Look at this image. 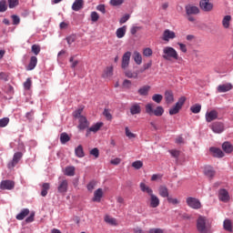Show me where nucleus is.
Returning <instances> with one entry per match:
<instances>
[{"label":"nucleus","instance_id":"1","mask_svg":"<svg viewBox=\"0 0 233 233\" xmlns=\"http://www.w3.org/2000/svg\"><path fill=\"white\" fill-rule=\"evenodd\" d=\"M140 190L146 192L149 196V207L150 208H157L160 205V200L157 196L154 194V190L150 187L145 185V183H140Z\"/></svg>","mask_w":233,"mask_h":233},{"label":"nucleus","instance_id":"2","mask_svg":"<svg viewBox=\"0 0 233 233\" xmlns=\"http://www.w3.org/2000/svg\"><path fill=\"white\" fill-rule=\"evenodd\" d=\"M196 227L198 233H212V225L205 216H198Z\"/></svg>","mask_w":233,"mask_h":233},{"label":"nucleus","instance_id":"3","mask_svg":"<svg viewBox=\"0 0 233 233\" xmlns=\"http://www.w3.org/2000/svg\"><path fill=\"white\" fill-rule=\"evenodd\" d=\"M163 59L166 61H179L181 60V57H179V54H177V51L171 46H166L163 48Z\"/></svg>","mask_w":233,"mask_h":233},{"label":"nucleus","instance_id":"4","mask_svg":"<svg viewBox=\"0 0 233 233\" xmlns=\"http://www.w3.org/2000/svg\"><path fill=\"white\" fill-rule=\"evenodd\" d=\"M146 112L148 114V116H156L157 117H161L163 114H165V109L163 106H158L154 109V104L153 103H148L146 105Z\"/></svg>","mask_w":233,"mask_h":233},{"label":"nucleus","instance_id":"5","mask_svg":"<svg viewBox=\"0 0 233 233\" xmlns=\"http://www.w3.org/2000/svg\"><path fill=\"white\" fill-rule=\"evenodd\" d=\"M187 101L186 96H181L178 98L177 102L176 105H174L170 109H169V116H176V114H179L181 108H183V105H185Z\"/></svg>","mask_w":233,"mask_h":233},{"label":"nucleus","instance_id":"6","mask_svg":"<svg viewBox=\"0 0 233 233\" xmlns=\"http://www.w3.org/2000/svg\"><path fill=\"white\" fill-rule=\"evenodd\" d=\"M186 203L189 208H193L194 210H199L201 208V201L199 199L193 198V197H188L186 199Z\"/></svg>","mask_w":233,"mask_h":233},{"label":"nucleus","instance_id":"7","mask_svg":"<svg viewBox=\"0 0 233 233\" xmlns=\"http://www.w3.org/2000/svg\"><path fill=\"white\" fill-rule=\"evenodd\" d=\"M209 128L214 134H223V132H225V124L223 122L216 121L209 125Z\"/></svg>","mask_w":233,"mask_h":233},{"label":"nucleus","instance_id":"8","mask_svg":"<svg viewBox=\"0 0 233 233\" xmlns=\"http://www.w3.org/2000/svg\"><path fill=\"white\" fill-rule=\"evenodd\" d=\"M199 7L203 12H212L214 10V4L210 0H200Z\"/></svg>","mask_w":233,"mask_h":233},{"label":"nucleus","instance_id":"9","mask_svg":"<svg viewBox=\"0 0 233 233\" xmlns=\"http://www.w3.org/2000/svg\"><path fill=\"white\" fill-rule=\"evenodd\" d=\"M130 57H132V53L130 51L126 52L122 56L121 68L122 70H127L130 66Z\"/></svg>","mask_w":233,"mask_h":233},{"label":"nucleus","instance_id":"10","mask_svg":"<svg viewBox=\"0 0 233 233\" xmlns=\"http://www.w3.org/2000/svg\"><path fill=\"white\" fill-rule=\"evenodd\" d=\"M207 123H212V121H216L219 117V113L216 109H212L208 111L205 115Z\"/></svg>","mask_w":233,"mask_h":233},{"label":"nucleus","instance_id":"11","mask_svg":"<svg viewBox=\"0 0 233 233\" xmlns=\"http://www.w3.org/2000/svg\"><path fill=\"white\" fill-rule=\"evenodd\" d=\"M57 192L59 194H66L68 192V180L63 179L58 182Z\"/></svg>","mask_w":233,"mask_h":233},{"label":"nucleus","instance_id":"12","mask_svg":"<svg viewBox=\"0 0 233 233\" xmlns=\"http://www.w3.org/2000/svg\"><path fill=\"white\" fill-rule=\"evenodd\" d=\"M187 15H198L199 14V7L194 5H187L185 6Z\"/></svg>","mask_w":233,"mask_h":233},{"label":"nucleus","instance_id":"13","mask_svg":"<svg viewBox=\"0 0 233 233\" xmlns=\"http://www.w3.org/2000/svg\"><path fill=\"white\" fill-rule=\"evenodd\" d=\"M14 187H15V183L12 180H3L0 183L1 190H13Z\"/></svg>","mask_w":233,"mask_h":233},{"label":"nucleus","instance_id":"14","mask_svg":"<svg viewBox=\"0 0 233 233\" xmlns=\"http://www.w3.org/2000/svg\"><path fill=\"white\" fill-rule=\"evenodd\" d=\"M170 39H176V33L174 31H170V29H166L162 35V40L168 43Z\"/></svg>","mask_w":233,"mask_h":233},{"label":"nucleus","instance_id":"15","mask_svg":"<svg viewBox=\"0 0 233 233\" xmlns=\"http://www.w3.org/2000/svg\"><path fill=\"white\" fill-rule=\"evenodd\" d=\"M218 199L223 201V203L230 201V195H228V191H227L225 188L219 189Z\"/></svg>","mask_w":233,"mask_h":233},{"label":"nucleus","instance_id":"16","mask_svg":"<svg viewBox=\"0 0 233 233\" xmlns=\"http://www.w3.org/2000/svg\"><path fill=\"white\" fill-rule=\"evenodd\" d=\"M21 157H23V153L21 152L15 153L13 157V160L9 162L7 165L8 168H14V167H15V165L19 163V161L21 160Z\"/></svg>","mask_w":233,"mask_h":233},{"label":"nucleus","instance_id":"17","mask_svg":"<svg viewBox=\"0 0 233 233\" xmlns=\"http://www.w3.org/2000/svg\"><path fill=\"white\" fill-rule=\"evenodd\" d=\"M78 128L79 130H85L90 127V123L88 122V119H86L85 116H80L78 120Z\"/></svg>","mask_w":233,"mask_h":233},{"label":"nucleus","instance_id":"18","mask_svg":"<svg viewBox=\"0 0 233 233\" xmlns=\"http://www.w3.org/2000/svg\"><path fill=\"white\" fill-rule=\"evenodd\" d=\"M101 127H103V122H97L96 124L93 125L91 127H89L87 130H86V137H88V136H90V133L91 132H98V130H100Z\"/></svg>","mask_w":233,"mask_h":233},{"label":"nucleus","instance_id":"19","mask_svg":"<svg viewBox=\"0 0 233 233\" xmlns=\"http://www.w3.org/2000/svg\"><path fill=\"white\" fill-rule=\"evenodd\" d=\"M84 6L85 0H75V2L72 5V10H74V12H79V10H82Z\"/></svg>","mask_w":233,"mask_h":233},{"label":"nucleus","instance_id":"20","mask_svg":"<svg viewBox=\"0 0 233 233\" xmlns=\"http://www.w3.org/2000/svg\"><path fill=\"white\" fill-rule=\"evenodd\" d=\"M209 151L211 152L213 157H225V153L220 148L218 147H210Z\"/></svg>","mask_w":233,"mask_h":233},{"label":"nucleus","instance_id":"21","mask_svg":"<svg viewBox=\"0 0 233 233\" xmlns=\"http://www.w3.org/2000/svg\"><path fill=\"white\" fill-rule=\"evenodd\" d=\"M167 105L174 103V93L171 90H167L164 95Z\"/></svg>","mask_w":233,"mask_h":233},{"label":"nucleus","instance_id":"22","mask_svg":"<svg viewBox=\"0 0 233 233\" xmlns=\"http://www.w3.org/2000/svg\"><path fill=\"white\" fill-rule=\"evenodd\" d=\"M103 198V188H98L94 192L93 201L95 203H100Z\"/></svg>","mask_w":233,"mask_h":233},{"label":"nucleus","instance_id":"23","mask_svg":"<svg viewBox=\"0 0 233 233\" xmlns=\"http://www.w3.org/2000/svg\"><path fill=\"white\" fill-rule=\"evenodd\" d=\"M204 174L207 177H209V179H213L214 176H216V170H214V167L208 166L204 169Z\"/></svg>","mask_w":233,"mask_h":233},{"label":"nucleus","instance_id":"24","mask_svg":"<svg viewBox=\"0 0 233 233\" xmlns=\"http://www.w3.org/2000/svg\"><path fill=\"white\" fill-rule=\"evenodd\" d=\"M158 194L160 198H168L170 195L168 193V187L167 186H159Z\"/></svg>","mask_w":233,"mask_h":233},{"label":"nucleus","instance_id":"25","mask_svg":"<svg viewBox=\"0 0 233 233\" xmlns=\"http://www.w3.org/2000/svg\"><path fill=\"white\" fill-rule=\"evenodd\" d=\"M130 114L132 116H136L137 114H141V106L137 103L133 104L130 106Z\"/></svg>","mask_w":233,"mask_h":233},{"label":"nucleus","instance_id":"26","mask_svg":"<svg viewBox=\"0 0 233 233\" xmlns=\"http://www.w3.org/2000/svg\"><path fill=\"white\" fill-rule=\"evenodd\" d=\"M148 92H150V86H143L137 90V94L144 97L148 96Z\"/></svg>","mask_w":233,"mask_h":233},{"label":"nucleus","instance_id":"27","mask_svg":"<svg viewBox=\"0 0 233 233\" xmlns=\"http://www.w3.org/2000/svg\"><path fill=\"white\" fill-rule=\"evenodd\" d=\"M229 90H232V84H223L218 86V92L219 93L228 92Z\"/></svg>","mask_w":233,"mask_h":233},{"label":"nucleus","instance_id":"28","mask_svg":"<svg viewBox=\"0 0 233 233\" xmlns=\"http://www.w3.org/2000/svg\"><path fill=\"white\" fill-rule=\"evenodd\" d=\"M28 214H30V209L24 208L18 215H16V219L18 221H23V219H25Z\"/></svg>","mask_w":233,"mask_h":233},{"label":"nucleus","instance_id":"29","mask_svg":"<svg viewBox=\"0 0 233 233\" xmlns=\"http://www.w3.org/2000/svg\"><path fill=\"white\" fill-rule=\"evenodd\" d=\"M222 150L226 152V154H232L233 151V146L229 142H224L222 144Z\"/></svg>","mask_w":233,"mask_h":233},{"label":"nucleus","instance_id":"30","mask_svg":"<svg viewBox=\"0 0 233 233\" xmlns=\"http://www.w3.org/2000/svg\"><path fill=\"white\" fill-rule=\"evenodd\" d=\"M133 59L137 65H141V63H143V56L140 52L135 51L133 53Z\"/></svg>","mask_w":233,"mask_h":233},{"label":"nucleus","instance_id":"31","mask_svg":"<svg viewBox=\"0 0 233 233\" xmlns=\"http://www.w3.org/2000/svg\"><path fill=\"white\" fill-rule=\"evenodd\" d=\"M64 174L65 176H69L70 177L76 176V167L74 166L66 167Z\"/></svg>","mask_w":233,"mask_h":233},{"label":"nucleus","instance_id":"32","mask_svg":"<svg viewBox=\"0 0 233 233\" xmlns=\"http://www.w3.org/2000/svg\"><path fill=\"white\" fill-rule=\"evenodd\" d=\"M37 66V56H31L27 70H34Z\"/></svg>","mask_w":233,"mask_h":233},{"label":"nucleus","instance_id":"33","mask_svg":"<svg viewBox=\"0 0 233 233\" xmlns=\"http://www.w3.org/2000/svg\"><path fill=\"white\" fill-rule=\"evenodd\" d=\"M232 21V16L230 15H225L222 19V26L224 28H230V22Z\"/></svg>","mask_w":233,"mask_h":233},{"label":"nucleus","instance_id":"34","mask_svg":"<svg viewBox=\"0 0 233 233\" xmlns=\"http://www.w3.org/2000/svg\"><path fill=\"white\" fill-rule=\"evenodd\" d=\"M116 37L118 39H122V37H125V35L127 34V25H124L122 27H119L116 32Z\"/></svg>","mask_w":233,"mask_h":233},{"label":"nucleus","instance_id":"35","mask_svg":"<svg viewBox=\"0 0 233 233\" xmlns=\"http://www.w3.org/2000/svg\"><path fill=\"white\" fill-rule=\"evenodd\" d=\"M104 220L107 223V225H111L112 227H117V219H116L115 218L106 216Z\"/></svg>","mask_w":233,"mask_h":233},{"label":"nucleus","instance_id":"36","mask_svg":"<svg viewBox=\"0 0 233 233\" xmlns=\"http://www.w3.org/2000/svg\"><path fill=\"white\" fill-rule=\"evenodd\" d=\"M224 230H227L228 232H232V220L227 218L224 220L223 223Z\"/></svg>","mask_w":233,"mask_h":233},{"label":"nucleus","instance_id":"37","mask_svg":"<svg viewBox=\"0 0 233 233\" xmlns=\"http://www.w3.org/2000/svg\"><path fill=\"white\" fill-rule=\"evenodd\" d=\"M48 190H50V183H44L42 185V191H41L42 198H46L48 194Z\"/></svg>","mask_w":233,"mask_h":233},{"label":"nucleus","instance_id":"38","mask_svg":"<svg viewBox=\"0 0 233 233\" xmlns=\"http://www.w3.org/2000/svg\"><path fill=\"white\" fill-rule=\"evenodd\" d=\"M75 154L76 157H85V151L83 150V146L79 145L75 149Z\"/></svg>","mask_w":233,"mask_h":233},{"label":"nucleus","instance_id":"39","mask_svg":"<svg viewBox=\"0 0 233 233\" xmlns=\"http://www.w3.org/2000/svg\"><path fill=\"white\" fill-rule=\"evenodd\" d=\"M126 77H128V79H137L138 73L137 72H132L130 70L125 71Z\"/></svg>","mask_w":233,"mask_h":233},{"label":"nucleus","instance_id":"40","mask_svg":"<svg viewBox=\"0 0 233 233\" xmlns=\"http://www.w3.org/2000/svg\"><path fill=\"white\" fill-rule=\"evenodd\" d=\"M60 141L62 145H66V143H68V141H70V137L66 133H62L60 135Z\"/></svg>","mask_w":233,"mask_h":233},{"label":"nucleus","instance_id":"41","mask_svg":"<svg viewBox=\"0 0 233 233\" xmlns=\"http://www.w3.org/2000/svg\"><path fill=\"white\" fill-rule=\"evenodd\" d=\"M112 76H114V67H106L105 70L104 77H112Z\"/></svg>","mask_w":233,"mask_h":233},{"label":"nucleus","instance_id":"42","mask_svg":"<svg viewBox=\"0 0 233 233\" xmlns=\"http://www.w3.org/2000/svg\"><path fill=\"white\" fill-rule=\"evenodd\" d=\"M152 100L157 103V105H159L161 103V101H163V95L160 94H155L152 96Z\"/></svg>","mask_w":233,"mask_h":233},{"label":"nucleus","instance_id":"43","mask_svg":"<svg viewBox=\"0 0 233 233\" xmlns=\"http://www.w3.org/2000/svg\"><path fill=\"white\" fill-rule=\"evenodd\" d=\"M190 110L193 114H199L201 112V105H194L190 107Z\"/></svg>","mask_w":233,"mask_h":233},{"label":"nucleus","instance_id":"44","mask_svg":"<svg viewBox=\"0 0 233 233\" xmlns=\"http://www.w3.org/2000/svg\"><path fill=\"white\" fill-rule=\"evenodd\" d=\"M9 123H10V118L8 117H4L0 119V128H5V127H7Z\"/></svg>","mask_w":233,"mask_h":233},{"label":"nucleus","instance_id":"45","mask_svg":"<svg viewBox=\"0 0 233 233\" xmlns=\"http://www.w3.org/2000/svg\"><path fill=\"white\" fill-rule=\"evenodd\" d=\"M133 168H136V170H139V168H143V161L137 160L132 163Z\"/></svg>","mask_w":233,"mask_h":233},{"label":"nucleus","instance_id":"46","mask_svg":"<svg viewBox=\"0 0 233 233\" xmlns=\"http://www.w3.org/2000/svg\"><path fill=\"white\" fill-rule=\"evenodd\" d=\"M31 51L33 52V54H35V56H39V52H41V46H39L38 45H33L31 47Z\"/></svg>","mask_w":233,"mask_h":233},{"label":"nucleus","instance_id":"47","mask_svg":"<svg viewBox=\"0 0 233 233\" xmlns=\"http://www.w3.org/2000/svg\"><path fill=\"white\" fill-rule=\"evenodd\" d=\"M167 199V203H169V205H179V203H181L179 201V199L174 198L170 196Z\"/></svg>","mask_w":233,"mask_h":233},{"label":"nucleus","instance_id":"48","mask_svg":"<svg viewBox=\"0 0 233 233\" xmlns=\"http://www.w3.org/2000/svg\"><path fill=\"white\" fill-rule=\"evenodd\" d=\"M8 10V5H6V0L0 1V12H6Z\"/></svg>","mask_w":233,"mask_h":233},{"label":"nucleus","instance_id":"49","mask_svg":"<svg viewBox=\"0 0 233 233\" xmlns=\"http://www.w3.org/2000/svg\"><path fill=\"white\" fill-rule=\"evenodd\" d=\"M96 185H97V182L95 180L90 181L87 186L86 188L89 192H92L94 190V188H96Z\"/></svg>","mask_w":233,"mask_h":233},{"label":"nucleus","instance_id":"50","mask_svg":"<svg viewBox=\"0 0 233 233\" xmlns=\"http://www.w3.org/2000/svg\"><path fill=\"white\" fill-rule=\"evenodd\" d=\"M169 154H171L172 157H175L176 159H177V157H179L181 152L177 149H171V150H169Z\"/></svg>","mask_w":233,"mask_h":233},{"label":"nucleus","instance_id":"51","mask_svg":"<svg viewBox=\"0 0 233 233\" xmlns=\"http://www.w3.org/2000/svg\"><path fill=\"white\" fill-rule=\"evenodd\" d=\"M123 88L130 89L132 87V81L128 79H125L122 84Z\"/></svg>","mask_w":233,"mask_h":233},{"label":"nucleus","instance_id":"52","mask_svg":"<svg viewBox=\"0 0 233 233\" xmlns=\"http://www.w3.org/2000/svg\"><path fill=\"white\" fill-rule=\"evenodd\" d=\"M103 116H105V117H106V119H107V121H112V114L110 113V110L105 109L103 112Z\"/></svg>","mask_w":233,"mask_h":233},{"label":"nucleus","instance_id":"53","mask_svg":"<svg viewBox=\"0 0 233 233\" xmlns=\"http://www.w3.org/2000/svg\"><path fill=\"white\" fill-rule=\"evenodd\" d=\"M153 51L151 48L147 47L143 50V56H145V57H150V56H152Z\"/></svg>","mask_w":233,"mask_h":233},{"label":"nucleus","instance_id":"54","mask_svg":"<svg viewBox=\"0 0 233 233\" xmlns=\"http://www.w3.org/2000/svg\"><path fill=\"white\" fill-rule=\"evenodd\" d=\"M165 232H166L165 229L160 228H154L148 230V233H165Z\"/></svg>","mask_w":233,"mask_h":233},{"label":"nucleus","instance_id":"55","mask_svg":"<svg viewBox=\"0 0 233 233\" xmlns=\"http://www.w3.org/2000/svg\"><path fill=\"white\" fill-rule=\"evenodd\" d=\"M91 21H93V23H96V21H99V14H97V12L91 13Z\"/></svg>","mask_w":233,"mask_h":233},{"label":"nucleus","instance_id":"56","mask_svg":"<svg viewBox=\"0 0 233 233\" xmlns=\"http://www.w3.org/2000/svg\"><path fill=\"white\" fill-rule=\"evenodd\" d=\"M9 8H15L19 5V0H8Z\"/></svg>","mask_w":233,"mask_h":233},{"label":"nucleus","instance_id":"57","mask_svg":"<svg viewBox=\"0 0 233 233\" xmlns=\"http://www.w3.org/2000/svg\"><path fill=\"white\" fill-rule=\"evenodd\" d=\"M31 86H32V79L27 78L26 81L24 83V88L25 90H30Z\"/></svg>","mask_w":233,"mask_h":233},{"label":"nucleus","instance_id":"58","mask_svg":"<svg viewBox=\"0 0 233 233\" xmlns=\"http://www.w3.org/2000/svg\"><path fill=\"white\" fill-rule=\"evenodd\" d=\"M11 18L13 20V25H19V23H21V18H19L16 15H11Z\"/></svg>","mask_w":233,"mask_h":233},{"label":"nucleus","instance_id":"59","mask_svg":"<svg viewBox=\"0 0 233 233\" xmlns=\"http://www.w3.org/2000/svg\"><path fill=\"white\" fill-rule=\"evenodd\" d=\"M126 136L129 139H134V137H136V134L130 132V129L128 127H126Z\"/></svg>","mask_w":233,"mask_h":233},{"label":"nucleus","instance_id":"60","mask_svg":"<svg viewBox=\"0 0 233 233\" xmlns=\"http://www.w3.org/2000/svg\"><path fill=\"white\" fill-rule=\"evenodd\" d=\"M122 3H124V0H110V5L112 6H121Z\"/></svg>","mask_w":233,"mask_h":233},{"label":"nucleus","instance_id":"61","mask_svg":"<svg viewBox=\"0 0 233 233\" xmlns=\"http://www.w3.org/2000/svg\"><path fill=\"white\" fill-rule=\"evenodd\" d=\"M129 19H130V15L127 14L120 18L119 23L120 25H125V23H127V21H128Z\"/></svg>","mask_w":233,"mask_h":233},{"label":"nucleus","instance_id":"62","mask_svg":"<svg viewBox=\"0 0 233 233\" xmlns=\"http://www.w3.org/2000/svg\"><path fill=\"white\" fill-rule=\"evenodd\" d=\"M90 155L94 156V157H96V159H97V157H99V149H97V147L93 148L90 151Z\"/></svg>","mask_w":233,"mask_h":233},{"label":"nucleus","instance_id":"63","mask_svg":"<svg viewBox=\"0 0 233 233\" xmlns=\"http://www.w3.org/2000/svg\"><path fill=\"white\" fill-rule=\"evenodd\" d=\"M69 63L71 64V68H76V66H77V65H79V61L78 60H74V56H71L69 58Z\"/></svg>","mask_w":233,"mask_h":233},{"label":"nucleus","instance_id":"64","mask_svg":"<svg viewBox=\"0 0 233 233\" xmlns=\"http://www.w3.org/2000/svg\"><path fill=\"white\" fill-rule=\"evenodd\" d=\"M178 46H179V50H181L183 52V54H187V45L183 44V43H177Z\"/></svg>","mask_w":233,"mask_h":233}]
</instances>
